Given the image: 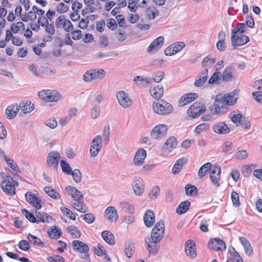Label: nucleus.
Returning <instances> with one entry per match:
<instances>
[{"instance_id":"f257e3e1","label":"nucleus","mask_w":262,"mask_h":262,"mask_svg":"<svg viewBox=\"0 0 262 262\" xmlns=\"http://www.w3.org/2000/svg\"><path fill=\"white\" fill-rule=\"evenodd\" d=\"M236 99L234 96L230 94H225L224 96L217 95L214 101L213 107L214 111V114L220 113L222 108H224L225 105H232L234 104Z\"/></svg>"},{"instance_id":"f03ea898","label":"nucleus","mask_w":262,"mask_h":262,"mask_svg":"<svg viewBox=\"0 0 262 262\" xmlns=\"http://www.w3.org/2000/svg\"><path fill=\"white\" fill-rule=\"evenodd\" d=\"M152 109L155 113L162 116L168 115L173 111L172 105L164 100L154 101Z\"/></svg>"},{"instance_id":"7ed1b4c3","label":"nucleus","mask_w":262,"mask_h":262,"mask_svg":"<svg viewBox=\"0 0 262 262\" xmlns=\"http://www.w3.org/2000/svg\"><path fill=\"white\" fill-rule=\"evenodd\" d=\"M3 180L1 183V187L4 192L10 195L15 194V181L10 176L2 173Z\"/></svg>"},{"instance_id":"20e7f679","label":"nucleus","mask_w":262,"mask_h":262,"mask_svg":"<svg viewBox=\"0 0 262 262\" xmlns=\"http://www.w3.org/2000/svg\"><path fill=\"white\" fill-rule=\"evenodd\" d=\"M105 76V72L103 69H90L84 73L83 80L88 82L96 79H102Z\"/></svg>"},{"instance_id":"39448f33","label":"nucleus","mask_w":262,"mask_h":262,"mask_svg":"<svg viewBox=\"0 0 262 262\" xmlns=\"http://www.w3.org/2000/svg\"><path fill=\"white\" fill-rule=\"evenodd\" d=\"M38 96L46 102L57 101L61 98L59 93L55 90H42L39 92Z\"/></svg>"},{"instance_id":"423d86ee","label":"nucleus","mask_w":262,"mask_h":262,"mask_svg":"<svg viewBox=\"0 0 262 262\" xmlns=\"http://www.w3.org/2000/svg\"><path fill=\"white\" fill-rule=\"evenodd\" d=\"M168 127L166 124H159L152 129L150 136L154 139L160 140L165 136Z\"/></svg>"},{"instance_id":"0eeeda50","label":"nucleus","mask_w":262,"mask_h":262,"mask_svg":"<svg viewBox=\"0 0 262 262\" xmlns=\"http://www.w3.org/2000/svg\"><path fill=\"white\" fill-rule=\"evenodd\" d=\"M102 139L100 135L94 138L90 147V155L91 157H96L102 148Z\"/></svg>"},{"instance_id":"6e6552de","label":"nucleus","mask_w":262,"mask_h":262,"mask_svg":"<svg viewBox=\"0 0 262 262\" xmlns=\"http://www.w3.org/2000/svg\"><path fill=\"white\" fill-rule=\"evenodd\" d=\"M206 111V106L200 102L194 103L188 110L187 114L192 118H196Z\"/></svg>"},{"instance_id":"1a4fd4ad","label":"nucleus","mask_w":262,"mask_h":262,"mask_svg":"<svg viewBox=\"0 0 262 262\" xmlns=\"http://www.w3.org/2000/svg\"><path fill=\"white\" fill-rule=\"evenodd\" d=\"M60 159V154L57 151H52L50 152L47 158L48 166L54 170L57 169Z\"/></svg>"},{"instance_id":"9d476101","label":"nucleus","mask_w":262,"mask_h":262,"mask_svg":"<svg viewBox=\"0 0 262 262\" xmlns=\"http://www.w3.org/2000/svg\"><path fill=\"white\" fill-rule=\"evenodd\" d=\"M116 97L119 104L123 107H128L132 104V101L127 93L124 91H119L117 93Z\"/></svg>"},{"instance_id":"9b49d317","label":"nucleus","mask_w":262,"mask_h":262,"mask_svg":"<svg viewBox=\"0 0 262 262\" xmlns=\"http://www.w3.org/2000/svg\"><path fill=\"white\" fill-rule=\"evenodd\" d=\"M221 173V169L219 166L213 165L210 169V180L212 184L216 185V187L220 186L219 181L220 179Z\"/></svg>"},{"instance_id":"f8f14e48","label":"nucleus","mask_w":262,"mask_h":262,"mask_svg":"<svg viewBox=\"0 0 262 262\" xmlns=\"http://www.w3.org/2000/svg\"><path fill=\"white\" fill-rule=\"evenodd\" d=\"M132 187L136 195H141L144 190V184L142 179L140 177L135 178L133 181Z\"/></svg>"},{"instance_id":"ddd939ff","label":"nucleus","mask_w":262,"mask_h":262,"mask_svg":"<svg viewBox=\"0 0 262 262\" xmlns=\"http://www.w3.org/2000/svg\"><path fill=\"white\" fill-rule=\"evenodd\" d=\"M209 247L215 251H224L226 248L224 242L218 238L211 239L209 243Z\"/></svg>"},{"instance_id":"4468645a","label":"nucleus","mask_w":262,"mask_h":262,"mask_svg":"<svg viewBox=\"0 0 262 262\" xmlns=\"http://www.w3.org/2000/svg\"><path fill=\"white\" fill-rule=\"evenodd\" d=\"M26 201L37 209L41 208L40 200L32 192L28 191L25 194Z\"/></svg>"},{"instance_id":"2eb2a0df","label":"nucleus","mask_w":262,"mask_h":262,"mask_svg":"<svg viewBox=\"0 0 262 262\" xmlns=\"http://www.w3.org/2000/svg\"><path fill=\"white\" fill-rule=\"evenodd\" d=\"M164 37L159 36L154 39L149 45L147 48L148 52H156L158 51L163 45Z\"/></svg>"},{"instance_id":"dca6fc26","label":"nucleus","mask_w":262,"mask_h":262,"mask_svg":"<svg viewBox=\"0 0 262 262\" xmlns=\"http://www.w3.org/2000/svg\"><path fill=\"white\" fill-rule=\"evenodd\" d=\"M177 146V139L174 137H170L168 138L163 146V149L164 152L169 153L174 149Z\"/></svg>"},{"instance_id":"f3484780","label":"nucleus","mask_w":262,"mask_h":262,"mask_svg":"<svg viewBox=\"0 0 262 262\" xmlns=\"http://www.w3.org/2000/svg\"><path fill=\"white\" fill-rule=\"evenodd\" d=\"M146 157V151L143 148L138 149L134 158V163L136 166H140L143 164Z\"/></svg>"},{"instance_id":"a211bd4d","label":"nucleus","mask_w":262,"mask_h":262,"mask_svg":"<svg viewBox=\"0 0 262 262\" xmlns=\"http://www.w3.org/2000/svg\"><path fill=\"white\" fill-rule=\"evenodd\" d=\"M72 246L74 250L77 252L87 253L89 250L88 246L80 241H73Z\"/></svg>"},{"instance_id":"6ab92c4d","label":"nucleus","mask_w":262,"mask_h":262,"mask_svg":"<svg viewBox=\"0 0 262 262\" xmlns=\"http://www.w3.org/2000/svg\"><path fill=\"white\" fill-rule=\"evenodd\" d=\"M186 254L191 258H194L196 256L195 244L191 241H187L185 244Z\"/></svg>"},{"instance_id":"aec40b11","label":"nucleus","mask_w":262,"mask_h":262,"mask_svg":"<svg viewBox=\"0 0 262 262\" xmlns=\"http://www.w3.org/2000/svg\"><path fill=\"white\" fill-rule=\"evenodd\" d=\"M249 40L248 37L245 35L231 36V44L233 46H241L247 43Z\"/></svg>"},{"instance_id":"412c9836","label":"nucleus","mask_w":262,"mask_h":262,"mask_svg":"<svg viewBox=\"0 0 262 262\" xmlns=\"http://www.w3.org/2000/svg\"><path fill=\"white\" fill-rule=\"evenodd\" d=\"M214 132L219 134L225 135L230 132V128L224 122H218L212 126Z\"/></svg>"},{"instance_id":"4be33fe9","label":"nucleus","mask_w":262,"mask_h":262,"mask_svg":"<svg viewBox=\"0 0 262 262\" xmlns=\"http://www.w3.org/2000/svg\"><path fill=\"white\" fill-rule=\"evenodd\" d=\"M208 70L206 68L198 75L194 82V85L196 87H200L206 82L208 77Z\"/></svg>"},{"instance_id":"5701e85b","label":"nucleus","mask_w":262,"mask_h":262,"mask_svg":"<svg viewBox=\"0 0 262 262\" xmlns=\"http://www.w3.org/2000/svg\"><path fill=\"white\" fill-rule=\"evenodd\" d=\"M198 94L195 93H190L185 94L179 100V105L184 106L193 101L198 97Z\"/></svg>"},{"instance_id":"b1692460","label":"nucleus","mask_w":262,"mask_h":262,"mask_svg":"<svg viewBox=\"0 0 262 262\" xmlns=\"http://www.w3.org/2000/svg\"><path fill=\"white\" fill-rule=\"evenodd\" d=\"M143 220L147 227H151L155 223V215L153 211L150 210H147L144 213Z\"/></svg>"},{"instance_id":"393cba45","label":"nucleus","mask_w":262,"mask_h":262,"mask_svg":"<svg viewBox=\"0 0 262 262\" xmlns=\"http://www.w3.org/2000/svg\"><path fill=\"white\" fill-rule=\"evenodd\" d=\"M72 205L74 208L81 213L86 212L88 210V208L83 203V199L73 200Z\"/></svg>"},{"instance_id":"a878e982","label":"nucleus","mask_w":262,"mask_h":262,"mask_svg":"<svg viewBox=\"0 0 262 262\" xmlns=\"http://www.w3.org/2000/svg\"><path fill=\"white\" fill-rule=\"evenodd\" d=\"M133 80L137 85L142 87H146L151 83V78L140 76L135 77Z\"/></svg>"},{"instance_id":"bb28decb","label":"nucleus","mask_w":262,"mask_h":262,"mask_svg":"<svg viewBox=\"0 0 262 262\" xmlns=\"http://www.w3.org/2000/svg\"><path fill=\"white\" fill-rule=\"evenodd\" d=\"M149 91L151 96L157 99H160L162 97L164 92L163 86L160 85L150 89Z\"/></svg>"},{"instance_id":"cd10ccee","label":"nucleus","mask_w":262,"mask_h":262,"mask_svg":"<svg viewBox=\"0 0 262 262\" xmlns=\"http://www.w3.org/2000/svg\"><path fill=\"white\" fill-rule=\"evenodd\" d=\"M19 111L18 105H11L8 106L6 110V116L8 119L13 118L17 114Z\"/></svg>"},{"instance_id":"c85d7f7f","label":"nucleus","mask_w":262,"mask_h":262,"mask_svg":"<svg viewBox=\"0 0 262 262\" xmlns=\"http://www.w3.org/2000/svg\"><path fill=\"white\" fill-rule=\"evenodd\" d=\"M105 212L106 213V218L111 221H116L118 219V214L117 210L114 207H108Z\"/></svg>"},{"instance_id":"c756f323","label":"nucleus","mask_w":262,"mask_h":262,"mask_svg":"<svg viewBox=\"0 0 262 262\" xmlns=\"http://www.w3.org/2000/svg\"><path fill=\"white\" fill-rule=\"evenodd\" d=\"M27 239L29 242L34 246H38L42 248L46 247L45 245L41 240L37 237L29 233L27 235Z\"/></svg>"},{"instance_id":"7c9ffc66","label":"nucleus","mask_w":262,"mask_h":262,"mask_svg":"<svg viewBox=\"0 0 262 262\" xmlns=\"http://www.w3.org/2000/svg\"><path fill=\"white\" fill-rule=\"evenodd\" d=\"M190 206V203L188 201H185L181 202L176 209V212L178 214L185 213L189 209Z\"/></svg>"},{"instance_id":"2f4dec72","label":"nucleus","mask_w":262,"mask_h":262,"mask_svg":"<svg viewBox=\"0 0 262 262\" xmlns=\"http://www.w3.org/2000/svg\"><path fill=\"white\" fill-rule=\"evenodd\" d=\"M95 253L99 256L103 257L104 258L110 261V258L108 256L105 249L98 244L97 246L94 247Z\"/></svg>"},{"instance_id":"473e14b6","label":"nucleus","mask_w":262,"mask_h":262,"mask_svg":"<svg viewBox=\"0 0 262 262\" xmlns=\"http://www.w3.org/2000/svg\"><path fill=\"white\" fill-rule=\"evenodd\" d=\"M19 107L22 112L27 114L32 111L34 104L30 101L22 102L20 103Z\"/></svg>"},{"instance_id":"72a5a7b5","label":"nucleus","mask_w":262,"mask_h":262,"mask_svg":"<svg viewBox=\"0 0 262 262\" xmlns=\"http://www.w3.org/2000/svg\"><path fill=\"white\" fill-rule=\"evenodd\" d=\"M119 207L121 210L129 213H134L135 212L134 207L126 202H121L119 203Z\"/></svg>"},{"instance_id":"f704fd0d","label":"nucleus","mask_w":262,"mask_h":262,"mask_svg":"<svg viewBox=\"0 0 262 262\" xmlns=\"http://www.w3.org/2000/svg\"><path fill=\"white\" fill-rule=\"evenodd\" d=\"M101 236L104 241L110 245L114 244V237L113 234L109 231H103Z\"/></svg>"},{"instance_id":"c9c22d12","label":"nucleus","mask_w":262,"mask_h":262,"mask_svg":"<svg viewBox=\"0 0 262 262\" xmlns=\"http://www.w3.org/2000/svg\"><path fill=\"white\" fill-rule=\"evenodd\" d=\"M186 163V160L183 158L178 160L172 168V173L173 174H177L181 171L183 165Z\"/></svg>"},{"instance_id":"e433bc0d","label":"nucleus","mask_w":262,"mask_h":262,"mask_svg":"<svg viewBox=\"0 0 262 262\" xmlns=\"http://www.w3.org/2000/svg\"><path fill=\"white\" fill-rule=\"evenodd\" d=\"M149 238H146L145 239V244L147 245V250L148 252L153 255H155L158 253V248L156 246V244L151 243L150 244V241H149Z\"/></svg>"},{"instance_id":"4c0bfd02","label":"nucleus","mask_w":262,"mask_h":262,"mask_svg":"<svg viewBox=\"0 0 262 262\" xmlns=\"http://www.w3.org/2000/svg\"><path fill=\"white\" fill-rule=\"evenodd\" d=\"M61 230L56 226L51 227L48 231L49 236L51 238L57 239L61 236Z\"/></svg>"},{"instance_id":"58836bf2","label":"nucleus","mask_w":262,"mask_h":262,"mask_svg":"<svg viewBox=\"0 0 262 262\" xmlns=\"http://www.w3.org/2000/svg\"><path fill=\"white\" fill-rule=\"evenodd\" d=\"M234 71V69L232 66L226 67L224 70L222 75V79L223 81H228L233 76L232 74Z\"/></svg>"},{"instance_id":"ea45409f","label":"nucleus","mask_w":262,"mask_h":262,"mask_svg":"<svg viewBox=\"0 0 262 262\" xmlns=\"http://www.w3.org/2000/svg\"><path fill=\"white\" fill-rule=\"evenodd\" d=\"M212 168L211 163L210 162H207L202 165L201 168L199 169L198 171V177L200 179L204 177L206 174L207 172L211 169Z\"/></svg>"},{"instance_id":"a19ab883","label":"nucleus","mask_w":262,"mask_h":262,"mask_svg":"<svg viewBox=\"0 0 262 262\" xmlns=\"http://www.w3.org/2000/svg\"><path fill=\"white\" fill-rule=\"evenodd\" d=\"M44 190L49 196L55 200H58L60 198L59 193L55 189L51 188L50 186L45 187Z\"/></svg>"},{"instance_id":"79ce46f5","label":"nucleus","mask_w":262,"mask_h":262,"mask_svg":"<svg viewBox=\"0 0 262 262\" xmlns=\"http://www.w3.org/2000/svg\"><path fill=\"white\" fill-rule=\"evenodd\" d=\"M229 252L230 253V258H232L233 262H243L242 258L238 253L235 251L234 248H229Z\"/></svg>"},{"instance_id":"37998d69","label":"nucleus","mask_w":262,"mask_h":262,"mask_svg":"<svg viewBox=\"0 0 262 262\" xmlns=\"http://www.w3.org/2000/svg\"><path fill=\"white\" fill-rule=\"evenodd\" d=\"M160 231H161L160 230V232L159 233L151 231L150 237V244H157L162 239V238L163 237L164 233L160 232Z\"/></svg>"},{"instance_id":"c03bdc74","label":"nucleus","mask_w":262,"mask_h":262,"mask_svg":"<svg viewBox=\"0 0 262 262\" xmlns=\"http://www.w3.org/2000/svg\"><path fill=\"white\" fill-rule=\"evenodd\" d=\"M135 252L134 244L131 242H127L125 246V252L128 257H130Z\"/></svg>"},{"instance_id":"a18cd8bd","label":"nucleus","mask_w":262,"mask_h":262,"mask_svg":"<svg viewBox=\"0 0 262 262\" xmlns=\"http://www.w3.org/2000/svg\"><path fill=\"white\" fill-rule=\"evenodd\" d=\"M230 117L231 121L237 125H239L242 121V115L241 114H235V112H231L230 114Z\"/></svg>"},{"instance_id":"49530a36","label":"nucleus","mask_w":262,"mask_h":262,"mask_svg":"<svg viewBox=\"0 0 262 262\" xmlns=\"http://www.w3.org/2000/svg\"><path fill=\"white\" fill-rule=\"evenodd\" d=\"M209 129V124L206 123H201L198 125L194 130L196 134H200L201 133L206 132Z\"/></svg>"},{"instance_id":"de8ad7c7","label":"nucleus","mask_w":262,"mask_h":262,"mask_svg":"<svg viewBox=\"0 0 262 262\" xmlns=\"http://www.w3.org/2000/svg\"><path fill=\"white\" fill-rule=\"evenodd\" d=\"M68 232L75 238H78L80 236V232L77 228L74 226H70L67 228Z\"/></svg>"},{"instance_id":"09e8293b","label":"nucleus","mask_w":262,"mask_h":262,"mask_svg":"<svg viewBox=\"0 0 262 262\" xmlns=\"http://www.w3.org/2000/svg\"><path fill=\"white\" fill-rule=\"evenodd\" d=\"M215 59L208 56L204 58L202 62V66L203 67H211V66L215 62Z\"/></svg>"},{"instance_id":"8fccbe9b","label":"nucleus","mask_w":262,"mask_h":262,"mask_svg":"<svg viewBox=\"0 0 262 262\" xmlns=\"http://www.w3.org/2000/svg\"><path fill=\"white\" fill-rule=\"evenodd\" d=\"M60 166L62 171L64 173L69 175H71L72 170L70 166L67 162L63 160H61L60 162Z\"/></svg>"},{"instance_id":"3c124183","label":"nucleus","mask_w":262,"mask_h":262,"mask_svg":"<svg viewBox=\"0 0 262 262\" xmlns=\"http://www.w3.org/2000/svg\"><path fill=\"white\" fill-rule=\"evenodd\" d=\"M185 192L187 195H193L196 194L197 189L196 187L190 184H187L185 186Z\"/></svg>"},{"instance_id":"603ef678","label":"nucleus","mask_w":262,"mask_h":262,"mask_svg":"<svg viewBox=\"0 0 262 262\" xmlns=\"http://www.w3.org/2000/svg\"><path fill=\"white\" fill-rule=\"evenodd\" d=\"M71 175H72L73 179L76 183H79L81 181L82 173L79 169H74L72 171Z\"/></svg>"},{"instance_id":"864d4df0","label":"nucleus","mask_w":262,"mask_h":262,"mask_svg":"<svg viewBox=\"0 0 262 262\" xmlns=\"http://www.w3.org/2000/svg\"><path fill=\"white\" fill-rule=\"evenodd\" d=\"M46 217L39 212H36V222L39 223H45L46 222H48V219H51V216L48 215L47 214H45Z\"/></svg>"},{"instance_id":"5fc2aeb1","label":"nucleus","mask_w":262,"mask_h":262,"mask_svg":"<svg viewBox=\"0 0 262 262\" xmlns=\"http://www.w3.org/2000/svg\"><path fill=\"white\" fill-rule=\"evenodd\" d=\"M146 13L148 18L150 19H154L158 14V10L154 7L148 8Z\"/></svg>"},{"instance_id":"6e6d98bb","label":"nucleus","mask_w":262,"mask_h":262,"mask_svg":"<svg viewBox=\"0 0 262 262\" xmlns=\"http://www.w3.org/2000/svg\"><path fill=\"white\" fill-rule=\"evenodd\" d=\"M60 210L63 214L66 215L68 217L70 218L71 220H75V216L70 209H69L65 207H61L60 208Z\"/></svg>"},{"instance_id":"4d7b16f0","label":"nucleus","mask_w":262,"mask_h":262,"mask_svg":"<svg viewBox=\"0 0 262 262\" xmlns=\"http://www.w3.org/2000/svg\"><path fill=\"white\" fill-rule=\"evenodd\" d=\"M160 230L161 231L160 232L164 233V224L162 221L158 222L152 228L151 231L159 233Z\"/></svg>"},{"instance_id":"13d9d810","label":"nucleus","mask_w":262,"mask_h":262,"mask_svg":"<svg viewBox=\"0 0 262 262\" xmlns=\"http://www.w3.org/2000/svg\"><path fill=\"white\" fill-rule=\"evenodd\" d=\"M160 193V188L158 186H155L152 188L149 193L150 199L155 200L157 198Z\"/></svg>"},{"instance_id":"bf43d9fd","label":"nucleus","mask_w":262,"mask_h":262,"mask_svg":"<svg viewBox=\"0 0 262 262\" xmlns=\"http://www.w3.org/2000/svg\"><path fill=\"white\" fill-rule=\"evenodd\" d=\"M18 246L20 249L24 251H28L31 247L30 243L25 240H21L18 243Z\"/></svg>"},{"instance_id":"052dcab7","label":"nucleus","mask_w":262,"mask_h":262,"mask_svg":"<svg viewBox=\"0 0 262 262\" xmlns=\"http://www.w3.org/2000/svg\"><path fill=\"white\" fill-rule=\"evenodd\" d=\"M234 157L238 160H244L248 157V153L245 150H239L234 154Z\"/></svg>"},{"instance_id":"680f3d73","label":"nucleus","mask_w":262,"mask_h":262,"mask_svg":"<svg viewBox=\"0 0 262 262\" xmlns=\"http://www.w3.org/2000/svg\"><path fill=\"white\" fill-rule=\"evenodd\" d=\"M6 162L7 165L13 170L16 172H20V170L18 165L14 162L13 160L9 158L6 160Z\"/></svg>"},{"instance_id":"e2e57ef3","label":"nucleus","mask_w":262,"mask_h":262,"mask_svg":"<svg viewBox=\"0 0 262 262\" xmlns=\"http://www.w3.org/2000/svg\"><path fill=\"white\" fill-rule=\"evenodd\" d=\"M164 73L162 71H158L152 75L151 81L160 82L163 78Z\"/></svg>"},{"instance_id":"0e129e2a","label":"nucleus","mask_w":262,"mask_h":262,"mask_svg":"<svg viewBox=\"0 0 262 262\" xmlns=\"http://www.w3.org/2000/svg\"><path fill=\"white\" fill-rule=\"evenodd\" d=\"M69 10V7L63 3H60L56 7V11L59 14L67 12Z\"/></svg>"},{"instance_id":"69168bd1","label":"nucleus","mask_w":262,"mask_h":262,"mask_svg":"<svg viewBox=\"0 0 262 262\" xmlns=\"http://www.w3.org/2000/svg\"><path fill=\"white\" fill-rule=\"evenodd\" d=\"M231 196L233 205L235 207H238L240 205L238 194L235 191H232Z\"/></svg>"},{"instance_id":"338daca9","label":"nucleus","mask_w":262,"mask_h":262,"mask_svg":"<svg viewBox=\"0 0 262 262\" xmlns=\"http://www.w3.org/2000/svg\"><path fill=\"white\" fill-rule=\"evenodd\" d=\"M232 148V143L229 141H226L222 146V151L224 153L230 151Z\"/></svg>"},{"instance_id":"774afa93","label":"nucleus","mask_w":262,"mask_h":262,"mask_svg":"<svg viewBox=\"0 0 262 262\" xmlns=\"http://www.w3.org/2000/svg\"><path fill=\"white\" fill-rule=\"evenodd\" d=\"M100 108L99 106L96 105L93 107L91 111V116L93 119H96L100 114Z\"/></svg>"}]
</instances>
